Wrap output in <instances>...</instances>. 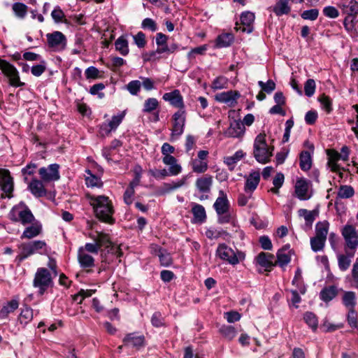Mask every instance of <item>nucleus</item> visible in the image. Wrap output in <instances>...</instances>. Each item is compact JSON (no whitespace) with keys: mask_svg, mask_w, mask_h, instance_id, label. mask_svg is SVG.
Segmentation results:
<instances>
[{"mask_svg":"<svg viewBox=\"0 0 358 358\" xmlns=\"http://www.w3.org/2000/svg\"><path fill=\"white\" fill-rule=\"evenodd\" d=\"M258 85L263 91L268 94L271 93L275 89V84L272 80H268L266 83L259 81Z\"/></svg>","mask_w":358,"mask_h":358,"instance_id":"nucleus-62","label":"nucleus"},{"mask_svg":"<svg viewBox=\"0 0 358 358\" xmlns=\"http://www.w3.org/2000/svg\"><path fill=\"white\" fill-rule=\"evenodd\" d=\"M122 343L124 346L134 348L136 350H140L146 345L145 336L138 332L127 334L122 339Z\"/></svg>","mask_w":358,"mask_h":358,"instance_id":"nucleus-12","label":"nucleus"},{"mask_svg":"<svg viewBox=\"0 0 358 358\" xmlns=\"http://www.w3.org/2000/svg\"><path fill=\"white\" fill-rule=\"evenodd\" d=\"M355 249L356 248H345L344 253L337 255L340 270L345 271L350 267L351 260L355 255Z\"/></svg>","mask_w":358,"mask_h":358,"instance_id":"nucleus-17","label":"nucleus"},{"mask_svg":"<svg viewBox=\"0 0 358 358\" xmlns=\"http://www.w3.org/2000/svg\"><path fill=\"white\" fill-rule=\"evenodd\" d=\"M41 225L38 223H31V225L27 227L21 236L22 238H32L41 232Z\"/></svg>","mask_w":358,"mask_h":358,"instance_id":"nucleus-39","label":"nucleus"},{"mask_svg":"<svg viewBox=\"0 0 358 358\" xmlns=\"http://www.w3.org/2000/svg\"><path fill=\"white\" fill-rule=\"evenodd\" d=\"M22 250L20 252L18 255L15 257V262L17 263V266H20L21 262L27 259L28 257L34 253L35 250L38 249V248H22Z\"/></svg>","mask_w":358,"mask_h":358,"instance_id":"nucleus-49","label":"nucleus"},{"mask_svg":"<svg viewBox=\"0 0 358 358\" xmlns=\"http://www.w3.org/2000/svg\"><path fill=\"white\" fill-rule=\"evenodd\" d=\"M90 204L92 206L96 217L101 221L113 224L115 222L113 215V206L108 197L105 196H92L90 197Z\"/></svg>","mask_w":358,"mask_h":358,"instance_id":"nucleus-1","label":"nucleus"},{"mask_svg":"<svg viewBox=\"0 0 358 358\" xmlns=\"http://www.w3.org/2000/svg\"><path fill=\"white\" fill-rule=\"evenodd\" d=\"M141 83L140 80H134L130 81L127 85L126 88L131 95H137L141 90Z\"/></svg>","mask_w":358,"mask_h":358,"instance_id":"nucleus-53","label":"nucleus"},{"mask_svg":"<svg viewBox=\"0 0 358 358\" xmlns=\"http://www.w3.org/2000/svg\"><path fill=\"white\" fill-rule=\"evenodd\" d=\"M338 294V289L335 285L324 287L320 292V299L328 303L333 300Z\"/></svg>","mask_w":358,"mask_h":358,"instance_id":"nucleus-26","label":"nucleus"},{"mask_svg":"<svg viewBox=\"0 0 358 358\" xmlns=\"http://www.w3.org/2000/svg\"><path fill=\"white\" fill-rule=\"evenodd\" d=\"M159 106V102L155 98H148L145 101L143 111L145 113H150L157 109Z\"/></svg>","mask_w":358,"mask_h":358,"instance_id":"nucleus-50","label":"nucleus"},{"mask_svg":"<svg viewBox=\"0 0 358 358\" xmlns=\"http://www.w3.org/2000/svg\"><path fill=\"white\" fill-rule=\"evenodd\" d=\"M0 189L6 197L10 199L13 196L14 181L8 169H0Z\"/></svg>","mask_w":358,"mask_h":358,"instance_id":"nucleus-8","label":"nucleus"},{"mask_svg":"<svg viewBox=\"0 0 358 358\" xmlns=\"http://www.w3.org/2000/svg\"><path fill=\"white\" fill-rule=\"evenodd\" d=\"M260 181V174L258 171L251 173L246 179L244 189L245 192H253Z\"/></svg>","mask_w":358,"mask_h":358,"instance_id":"nucleus-31","label":"nucleus"},{"mask_svg":"<svg viewBox=\"0 0 358 358\" xmlns=\"http://www.w3.org/2000/svg\"><path fill=\"white\" fill-rule=\"evenodd\" d=\"M213 182V176L208 174L196 179L195 186L199 192L201 194L199 197L200 201L207 200L209 199L208 194L210 192Z\"/></svg>","mask_w":358,"mask_h":358,"instance_id":"nucleus-10","label":"nucleus"},{"mask_svg":"<svg viewBox=\"0 0 358 358\" xmlns=\"http://www.w3.org/2000/svg\"><path fill=\"white\" fill-rule=\"evenodd\" d=\"M299 166L302 171H307L311 169L312 157L307 150H303L299 155Z\"/></svg>","mask_w":358,"mask_h":358,"instance_id":"nucleus-37","label":"nucleus"},{"mask_svg":"<svg viewBox=\"0 0 358 358\" xmlns=\"http://www.w3.org/2000/svg\"><path fill=\"white\" fill-rule=\"evenodd\" d=\"M141 28L144 30H149L152 32H155L157 30V24L154 20L147 17L142 21Z\"/></svg>","mask_w":358,"mask_h":358,"instance_id":"nucleus-55","label":"nucleus"},{"mask_svg":"<svg viewBox=\"0 0 358 358\" xmlns=\"http://www.w3.org/2000/svg\"><path fill=\"white\" fill-rule=\"evenodd\" d=\"M163 99L169 101L173 106L182 109L184 108L183 99L178 90L165 93Z\"/></svg>","mask_w":358,"mask_h":358,"instance_id":"nucleus-21","label":"nucleus"},{"mask_svg":"<svg viewBox=\"0 0 358 358\" xmlns=\"http://www.w3.org/2000/svg\"><path fill=\"white\" fill-rule=\"evenodd\" d=\"M173 128L171 138H177L181 136L184 131L185 124V110H179L173 115Z\"/></svg>","mask_w":358,"mask_h":358,"instance_id":"nucleus-14","label":"nucleus"},{"mask_svg":"<svg viewBox=\"0 0 358 358\" xmlns=\"http://www.w3.org/2000/svg\"><path fill=\"white\" fill-rule=\"evenodd\" d=\"M162 162L164 164L170 166L169 169L171 176H177L181 172V166L177 164L176 158L171 155H163Z\"/></svg>","mask_w":358,"mask_h":358,"instance_id":"nucleus-25","label":"nucleus"},{"mask_svg":"<svg viewBox=\"0 0 358 358\" xmlns=\"http://www.w3.org/2000/svg\"><path fill=\"white\" fill-rule=\"evenodd\" d=\"M245 156V152L242 150L236 151L232 156L225 157L224 162L228 166L229 169L232 171L235 168L236 164Z\"/></svg>","mask_w":358,"mask_h":358,"instance_id":"nucleus-33","label":"nucleus"},{"mask_svg":"<svg viewBox=\"0 0 358 358\" xmlns=\"http://www.w3.org/2000/svg\"><path fill=\"white\" fill-rule=\"evenodd\" d=\"M33 309L28 305L24 304L18 317L20 323L25 326L33 320Z\"/></svg>","mask_w":358,"mask_h":358,"instance_id":"nucleus-32","label":"nucleus"},{"mask_svg":"<svg viewBox=\"0 0 358 358\" xmlns=\"http://www.w3.org/2000/svg\"><path fill=\"white\" fill-rule=\"evenodd\" d=\"M121 248H106L101 251L102 261L104 262H113L115 259L122 255Z\"/></svg>","mask_w":358,"mask_h":358,"instance_id":"nucleus-30","label":"nucleus"},{"mask_svg":"<svg viewBox=\"0 0 358 358\" xmlns=\"http://www.w3.org/2000/svg\"><path fill=\"white\" fill-rule=\"evenodd\" d=\"M0 69L9 78V83L11 86L17 87L24 85V83L20 81L16 68L7 61L0 59Z\"/></svg>","mask_w":358,"mask_h":358,"instance_id":"nucleus-7","label":"nucleus"},{"mask_svg":"<svg viewBox=\"0 0 358 358\" xmlns=\"http://www.w3.org/2000/svg\"><path fill=\"white\" fill-rule=\"evenodd\" d=\"M116 50H117L122 55L126 56L128 55L129 45L128 41L124 36H120L115 42Z\"/></svg>","mask_w":358,"mask_h":358,"instance_id":"nucleus-41","label":"nucleus"},{"mask_svg":"<svg viewBox=\"0 0 358 358\" xmlns=\"http://www.w3.org/2000/svg\"><path fill=\"white\" fill-rule=\"evenodd\" d=\"M111 242L108 235L104 234H97L96 242L94 243H86L85 246H109Z\"/></svg>","mask_w":358,"mask_h":358,"instance_id":"nucleus-44","label":"nucleus"},{"mask_svg":"<svg viewBox=\"0 0 358 358\" xmlns=\"http://www.w3.org/2000/svg\"><path fill=\"white\" fill-rule=\"evenodd\" d=\"M152 254L159 257L160 265L164 267H169L173 264V257L164 248H155Z\"/></svg>","mask_w":358,"mask_h":358,"instance_id":"nucleus-22","label":"nucleus"},{"mask_svg":"<svg viewBox=\"0 0 358 358\" xmlns=\"http://www.w3.org/2000/svg\"><path fill=\"white\" fill-rule=\"evenodd\" d=\"M329 223L320 222L315 226V236L310 240L311 246H324L328 234Z\"/></svg>","mask_w":358,"mask_h":358,"instance_id":"nucleus-13","label":"nucleus"},{"mask_svg":"<svg viewBox=\"0 0 358 358\" xmlns=\"http://www.w3.org/2000/svg\"><path fill=\"white\" fill-rule=\"evenodd\" d=\"M227 85V78L224 76H219L213 80L212 83V88L214 90H221L226 87Z\"/></svg>","mask_w":358,"mask_h":358,"instance_id":"nucleus-60","label":"nucleus"},{"mask_svg":"<svg viewBox=\"0 0 358 358\" xmlns=\"http://www.w3.org/2000/svg\"><path fill=\"white\" fill-rule=\"evenodd\" d=\"M350 282L351 287L358 289V259L352 266Z\"/></svg>","mask_w":358,"mask_h":358,"instance_id":"nucleus-54","label":"nucleus"},{"mask_svg":"<svg viewBox=\"0 0 358 358\" xmlns=\"http://www.w3.org/2000/svg\"><path fill=\"white\" fill-rule=\"evenodd\" d=\"M87 173L90 174L85 179L86 185L87 187H100L102 185L101 179L97 176L91 173L90 171H88Z\"/></svg>","mask_w":358,"mask_h":358,"instance_id":"nucleus-57","label":"nucleus"},{"mask_svg":"<svg viewBox=\"0 0 358 358\" xmlns=\"http://www.w3.org/2000/svg\"><path fill=\"white\" fill-rule=\"evenodd\" d=\"M245 126L239 120H235L231 123L229 127L225 132L227 137L231 138H241L245 133Z\"/></svg>","mask_w":358,"mask_h":358,"instance_id":"nucleus-23","label":"nucleus"},{"mask_svg":"<svg viewBox=\"0 0 358 358\" xmlns=\"http://www.w3.org/2000/svg\"><path fill=\"white\" fill-rule=\"evenodd\" d=\"M355 194L352 187L349 185H342L340 187L338 196L341 199H348L352 197Z\"/></svg>","mask_w":358,"mask_h":358,"instance_id":"nucleus-51","label":"nucleus"},{"mask_svg":"<svg viewBox=\"0 0 358 358\" xmlns=\"http://www.w3.org/2000/svg\"><path fill=\"white\" fill-rule=\"evenodd\" d=\"M48 45L54 51L62 50L66 45V38L64 34L59 31L46 34Z\"/></svg>","mask_w":358,"mask_h":358,"instance_id":"nucleus-11","label":"nucleus"},{"mask_svg":"<svg viewBox=\"0 0 358 358\" xmlns=\"http://www.w3.org/2000/svg\"><path fill=\"white\" fill-rule=\"evenodd\" d=\"M151 323L155 327H162L164 325V320L159 312L153 313L151 317Z\"/></svg>","mask_w":358,"mask_h":358,"instance_id":"nucleus-61","label":"nucleus"},{"mask_svg":"<svg viewBox=\"0 0 358 358\" xmlns=\"http://www.w3.org/2000/svg\"><path fill=\"white\" fill-rule=\"evenodd\" d=\"M310 182L306 179L301 178L296 180L294 192L297 198L301 201L308 200L310 195L308 194Z\"/></svg>","mask_w":358,"mask_h":358,"instance_id":"nucleus-19","label":"nucleus"},{"mask_svg":"<svg viewBox=\"0 0 358 358\" xmlns=\"http://www.w3.org/2000/svg\"><path fill=\"white\" fill-rule=\"evenodd\" d=\"M101 248H79L78 252V259L80 266L83 269L94 266V259L87 252L97 254Z\"/></svg>","mask_w":358,"mask_h":358,"instance_id":"nucleus-9","label":"nucleus"},{"mask_svg":"<svg viewBox=\"0 0 358 358\" xmlns=\"http://www.w3.org/2000/svg\"><path fill=\"white\" fill-rule=\"evenodd\" d=\"M356 296L354 292H345L343 296V303L348 308L354 309L356 305Z\"/></svg>","mask_w":358,"mask_h":358,"instance_id":"nucleus-46","label":"nucleus"},{"mask_svg":"<svg viewBox=\"0 0 358 358\" xmlns=\"http://www.w3.org/2000/svg\"><path fill=\"white\" fill-rule=\"evenodd\" d=\"M8 216L12 221L19 222L23 225L31 224L35 220L31 211L23 201L13 206Z\"/></svg>","mask_w":358,"mask_h":358,"instance_id":"nucleus-4","label":"nucleus"},{"mask_svg":"<svg viewBox=\"0 0 358 358\" xmlns=\"http://www.w3.org/2000/svg\"><path fill=\"white\" fill-rule=\"evenodd\" d=\"M354 15H349L347 16L343 22V25L346 31L350 34H352L355 31V24H354Z\"/></svg>","mask_w":358,"mask_h":358,"instance_id":"nucleus-63","label":"nucleus"},{"mask_svg":"<svg viewBox=\"0 0 358 358\" xmlns=\"http://www.w3.org/2000/svg\"><path fill=\"white\" fill-rule=\"evenodd\" d=\"M254 263L259 273L271 272L276 266L275 256L268 252H262L255 257Z\"/></svg>","mask_w":358,"mask_h":358,"instance_id":"nucleus-5","label":"nucleus"},{"mask_svg":"<svg viewBox=\"0 0 358 358\" xmlns=\"http://www.w3.org/2000/svg\"><path fill=\"white\" fill-rule=\"evenodd\" d=\"M289 0H278L273 8V13L277 16H282L287 15L291 11V8L289 6Z\"/></svg>","mask_w":358,"mask_h":358,"instance_id":"nucleus-34","label":"nucleus"},{"mask_svg":"<svg viewBox=\"0 0 358 358\" xmlns=\"http://www.w3.org/2000/svg\"><path fill=\"white\" fill-rule=\"evenodd\" d=\"M59 165L57 164H52L48 167H42L38 170V173L41 178L44 182H50L58 180L60 178L59 176Z\"/></svg>","mask_w":358,"mask_h":358,"instance_id":"nucleus-15","label":"nucleus"},{"mask_svg":"<svg viewBox=\"0 0 358 358\" xmlns=\"http://www.w3.org/2000/svg\"><path fill=\"white\" fill-rule=\"evenodd\" d=\"M318 101L321 104L322 108L327 113L329 114L331 113L333 110L332 100L329 96L322 94L318 97Z\"/></svg>","mask_w":358,"mask_h":358,"instance_id":"nucleus-45","label":"nucleus"},{"mask_svg":"<svg viewBox=\"0 0 358 358\" xmlns=\"http://www.w3.org/2000/svg\"><path fill=\"white\" fill-rule=\"evenodd\" d=\"M19 301L17 298H13L8 301L0 310V318L6 319L10 313H13L18 308Z\"/></svg>","mask_w":358,"mask_h":358,"instance_id":"nucleus-27","label":"nucleus"},{"mask_svg":"<svg viewBox=\"0 0 358 358\" xmlns=\"http://www.w3.org/2000/svg\"><path fill=\"white\" fill-rule=\"evenodd\" d=\"M135 44L139 48H143L146 45L145 35L142 31L138 32L133 36Z\"/></svg>","mask_w":358,"mask_h":358,"instance_id":"nucleus-64","label":"nucleus"},{"mask_svg":"<svg viewBox=\"0 0 358 358\" xmlns=\"http://www.w3.org/2000/svg\"><path fill=\"white\" fill-rule=\"evenodd\" d=\"M53 284L51 273L46 268H38L33 280V287L38 289V294L43 295Z\"/></svg>","mask_w":358,"mask_h":358,"instance_id":"nucleus-3","label":"nucleus"},{"mask_svg":"<svg viewBox=\"0 0 358 358\" xmlns=\"http://www.w3.org/2000/svg\"><path fill=\"white\" fill-rule=\"evenodd\" d=\"M292 284L297 287L301 294H304L306 292V286L303 282L302 271L300 268H296Z\"/></svg>","mask_w":358,"mask_h":358,"instance_id":"nucleus-35","label":"nucleus"},{"mask_svg":"<svg viewBox=\"0 0 358 358\" xmlns=\"http://www.w3.org/2000/svg\"><path fill=\"white\" fill-rule=\"evenodd\" d=\"M305 322L310 327L313 331H315L318 327V320L313 312H306L303 315Z\"/></svg>","mask_w":358,"mask_h":358,"instance_id":"nucleus-43","label":"nucleus"},{"mask_svg":"<svg viewBox=\"0 0 358 358\" xmlns=\"http://www.w3.org/2000/svg\"><path fill=\"white\" fill-rule=\"evenodd\" d=\"M192 171L197 173H202L208 169V163L201 160H194L192 162Z\"/></svg>","mask_w":358,"mask_h":358,"instance_id":"nucleus-52","label":"nucleus"},{"mask_svg":"<svg viewBox=\"0 0 358 358\" xmlns=\"http://www.w3.org/2000/svg\"><path fill=\"white\" fill-rule=\"evenodd\" d=\"M213 207L217 213H224L226 210H229V201L227 199V194L223 190L219 191V196L217 198L215 202L213 204Z\"/></svg>","mask_w":358,"mask_h":358,"instance_id":"nucleus-24","label":"nucleus"},{"mask_svg":"<svg viewBox=\"0 0 358 358\" xmlns=\"http://www.w3.org/2000/svg\"><path fill=\"white\" fill-rule=\"evenodd\" d=\"M29 189L36 197H42L46 194V189L43 182L37 179H33L29 185Z\"/></svg>","mask_w":358,"mask_h":358,"instance_id":"nucleus-28","label":"nucleus"},{"mask_svg":"<svg viewBox=\"0 0 358 358\" xmlns=\"http://www.w3.org/2000/svg\"><path fill=\"white\" fill-rule=\"evenodd\" d=\"M234 36L231 34H222L217 36L216 39V46L217 48H226L231 45L234 41Z\"/></svg>","mask_w":358,"mask_h":358,"instance_id":"nucleus-42","label":"nucleus"},{"mask_svg":"<svg viewBox=\"0 0 358 358\" xmlns=\"http://www.w3.org/2000/svg\"><path fill=\"white\" fill-rule=\"evenodd\" d=\"M220 333L228 340H232L237 334L236 329L233 326L222 325L219 330Z\"/></svg>","mask_w":358,"mask_h":358,"instance_id":"nucleus-47","label":"nucleus"},{"mask_svg":"<svg viewBox=\"0 0 358 358\" xmlns=\"http://www.w3.org/2000/svg\"><path fill=\"white\" fill-rule=\"evenodd\" d=\"M255 20V15L250 11L243 12L240 17V23L236 22L235 29L242 32L251 33L253 30L252 24Z\"/></svg>","mask_w":358,"mask_h":358,"instance_id":"nucleus-16","label":"nucleus"},{"mask_svg":"<svg viewBox=\"0 0 358 358\" xmlns=\"http://www.w3.org/2000/svg\"><path fill=\"white\" fill-rule=\"evenodd\" d=\"M240 96L241 94L238 91L229 90L217 94L215 96V99L218 102L226 103L229 106H234Z\"/></svg>","mask_w":358,"mask_h":358,"instance_id":"nucleus-18","label":"nucleus"},{"mask_svg":"<svg viewBox=\"0 0 358 358\" xmlns=\"http://www.w3.org/2000/svg\"><path fill=\"white\" fill-rule=\"evenodd\" d=\"M253 155L260 164H266L271 161L273 155V147H268L266 141V134H258L254 141Z\"/></svg>","mask_w":358,"mask_h":358,"instance_id":"nucleus-2","label":"nucleus"},{"mask_svg":"<svg viewBox=\"0 0 358 358\" xmlns=\"http://www.w3.org/2000/svg\"><path fill=\"white\" fill-rule=\"evenodd\" d=\"M319 15V10L317 8L304 10L301 16L304 20H315Z\"/></svg>","mask_w":358,"mask_h":358,"instance_id":"nucleus-59","label":"nucleus"},{"mask_svg":"<svg viewBox=\"0 0 358 358\" xmlns=\"http://www.w3.org/2000/svg\"><path fill=\"white\" fill-rule=\"evenodd\" d=\"M298 214L300 217H303L306 224L310 227L315 221V217L318 216L319 212L317 210H308L306 209H300L298 211Z\"/></svg>","mask_w":358,"mask_h":358,"instance_id":"nucleus-40","label":"nucleus"},{"mask_svg":"<svg viewBox=\"0 0 358 358\" xmlns=\"http://www.w3.org/2000/svg\"><path fill=\"white\" fill-rule=\"evenodd\" d=\"M276 265L284 268L291 262V251H286V248H281L276 253Z\"/></svg>","mask_w":358,"mask_h":358,"instance_id":"nucleus-29","label":"nucleus"},{"mask_svg":"<svg viewBox=\"0 0 358 358\" xmlns=\"http://www.w3.org/2000/svg\"><path fill=\"white\" fill-rule=\"evenodd\" d=\"M315 82L313 79H308L304 85V92L305 94L310 97L312 96L315 92Z\"/></svg>","mask_w":358,"mask_h":358,"instance_id":"nucleus-58","label":"nucleus"},{"mask_svg":"<svg viewBox=\"0 0 358 358\" xmlns=\"http://www.w3.org/2000/svg\"><path fill=\"white\" fill-rule=\"evenodd\" d=\"M342 235L347 243V246H357L358 231L355 227L346 224L342 229Z\"/></svg>","mask_w":358,"mask_h":358,"instance_id":"nucleus-20","label":"nucleus"},{"mask_svg":"<svg viewBox=\"0 0 358 358\" xmlns=\"http://www.w3.org/2000/svg\"><path fill=\"white\" fill-rule=\"evenodd\" d=\"M12 9L17 17L24 18L27 15L28 7L23 3L16 2L13 4Z\"/></svg>","mask_w":358,"mask_h":358,"instance_id":"nucleus-48","label":"nucleus"},{"mask_svg":"<svg viewBox=\"0 0 358 358\" xmlns=\"http://www.w3.org/2000/svg\"><path fill=\"white\" fill-rule=\"evenodd\" d=\"M192 213L196 222H203L206 219V213L204 207L198 203H193Z\"/></svg>","mask_w":358,"mask_h":358,"instance_id":"nucleus-38","label":"nucleus"},{"mask_svg":"<svg viewBox=\"0 0 358 358\" xmlns=\"http://www.w3.org/2000/svg\"><path fill=\"white\" fill-rule=\"evenodd\" d=\"M341 6L349 15L355 16L358 14V2L356 0H343Z\"/></svg>","mask_w":358,"mask_h":358,"instance_id":"nucleus-36","label":"nucleus"},{"mask_svg":"<svg viewBox=\"0 0 358 358\" xmlns=\"http://www.w3.org/2000/svg\"><path fill=\"white\" fill-rule=\"evenodd\" d=\"M124 116L125 111H123L117 115L113 116L110 122L108 123V126L110 127V128H112L113 131L115 130L117 128V127L120 124V123L122 122Z\"/></svg>","mask_w":358,"mask_h":358,"instance_id":"nucleus-56","label":"nucleus"},{"mask_svg":"<svg viewBox=\"0 0 358 358\" xmlns=\"http://www.w3.org/2000/svg\"><path fill=\"white\" fill-rule=\"evenodd\" d=\"M216 252L222 259L232 265L238 264L245 259V254L237 248H217Z\"/></svg>","mask_w":358,"mask_h":358,"instance_id":"nucleus-6","label":"nucleus"}]
</instances>
